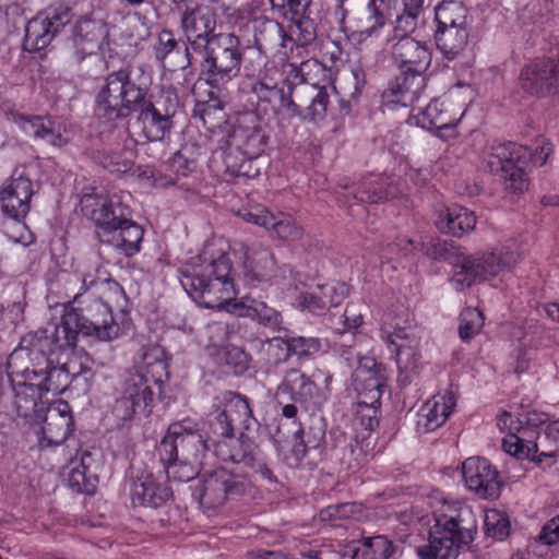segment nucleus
<instances>
[{"mask_svg":"<svg viewBox=\"0 0 559 559\" xmlns=\"http://www.w3.org/2000/svg\"><path fill=\"white\" fill-rule=\"evenodd\" d=\"M463 86L451 88L442 99H435L416 117L417 123L427 130L436 129L439 132L453 129L462 119L465 104L456 107L453 100L459 96Z\"/></svg>","mask_w":559,"mask_h":559,"instance_id":"nucleus-22","label":"nucleus"},{"mask_svg":"<svg viewBox=\"0 0 559 559\" xmlns=\"http://www.w3.org/2000/svg\"><path fill=\"white\" fill-rule=\"evenodd\" d=\"M238 314L257 320L261 324L277 326L281 324V314L275 309L269 307L264 301L247 299L239 307Z\"/></svg>","mask_w":559,"mask_h":559,"instance_id":"nucleus-47","label":"nucleus"},{"mask_svg":"<svg viewBox=\"0 0 559 559\" xmlns=\"http://www.w3.org/2000/svg\"><path fill=\"white\" fill-rule=\"evenodd\" d=\"M225 414L223 411H217L212 414L207 419L209 430L205 432L206 437L210 436V444L214 448V441H222L229 439L234 436V430L227 420H224Z\"/></svg>","mask_w":559,"mask_h":559,"instance_id":"nucleus-56","label":"nucleus"},{"mask_svg":"<svg viewBox=\"0 0 559 559\" xmlns=\"http://www.w3.org/2000/svg\"><path fill=\"white\" fill-rule=\"evenodd\" d=\"M449 513L436 518L426 545L417 548L420 559H456L462 547L473 540L477 527L467 506H449Z\"/></svg>","mask_w":559,"mask_h":559,"instance_id":"nucleus-6","label":"nucleus"},{"mask_svg":"<svg viewBox=\"0 0 559 559\" xmlns=\"http://www.w3.org/2000/svg\"><path fill=\"white\" fill-rule=\"evenodd\" d=\"M164 464L166 477L176 481L192 480L200 472L202 463L185 460L181 456L171 460H160Z\"/></svg>","mask_w":559,"mask_h":559,"instance_id":"nucleus-48","label":"nucleus"},{"mask_svg":"<svg viewBox=\"0 0 559 559\" xmlns=\"http://www.w3.org/2000/svg\"><path fill=\"white\" fill-rule=\"evenodd\" d=\"M527 428L521 432L508 433L502 440V448L506 453L516 459H528L537 452V443L526 440Z\"/></svg>","mask_w":559,"mask_h":559,"instance_id":"nucleus-50","label":"nucleus"},{"mask_svg":"<svg viewBox=\"0 0 559 559\" xmlns=\"http://www.w3.org/2000/svg\"><path fill=\"white\" fill-rule=\"evenodd\" d=\"M358 367L353 372L355 381L362 385V390L369 393L370 404L381 396L384 380L379 374L377 362L372 358L357 359Z\"/></svg>","mask_w":559,"mask_h":559,"instance_id":"nucleus-43","label":"nucleus"},{"mask_svg":"<svg viewBox=\"0 0 559 559\" xmlns=\"http://www.w3.org/2000/svg\"><path fill=\"white\" fill-rule=\"evenodd\" d=\"M181 285L201 307L221 309L236 296V282L229 255L223 249L205 247L181 270Z\"/></svg>","mask_w":559,"mask_h":559,"instance_id":"nucleus-3","label":"nucleus"},{"mask_svg":"<svg viewBox=\"0 0 559 559\" xmlns=\"http://www.w3.org/2000/svg\"><path fill=\"white\" fill-rule=\"evenodd\" d=\"M289 342L292 355L300 358L312 356L321 349V343L316 337L292 336Z\"/></svg>","mask_w":559,"mask_h":559,"instance_id":"nucleus-57","label":"nucleus"},{"mask_svg":"<svg viewBox=\"0 0 559 559\" xmlns=\"http://www.w3.org/2000/svg\"><path fill=\"white\" fill-rule=\"evenodd\" d=\"M538 540L543 545H554L559 543V515L550 519L542 528Z\"/></svg>","mask_w":559,"mask_h":559,"instance_id":"nucleus-63","label":"nucleus"},{"mask_svg":"<svg viewBox=\"0 0 559 559\" xmlns=\"http://www.w3.org/2000/svg\"><path fill=\"white\" fill-rule=\"evenodd\" d=\"M267 354L273 362L285 361L292 355L289 337H273L267 343Z\"/></svg>","mask_w":559,"mask_h":559,"instance_id":"nucleus-61","label":"nucleus"},{"mask_svg":"<svg viewBox=\"0 0 559 559\" xmlns=\"http://www.w3.org/2000/svg\"><path fill=\"white\" fill-rule=\"evenodd\" d=\"M203 124L213 130L225 122V112L219 102L204 104L200 109Z\"/></svg>","mask_w":559,"mask_h":559,"instance_id":"nucleus-58","label":"nucleus"},{"mask_svg":"<svg viewBox=\"0 0 559 559\" xmlns=\"http://www.w3.org/2000/svg\"><path fill=\"white\" fill-rule=\"evenodd\" d=\"M435 224L440 231L461 237L475 228L476 216L460 205H442L436 211Z\"/></svg>","mask_w":559,"mask_h":559,"instance_id":"nucleus-40","label":"nucleus"},{"mask_svg":"<svg viewBox=\"0 0 559 559\" xmlns=\"http://www.w3.org/2000/svg\"><path fill=\"white\" fill-rule=\"evenodd\" d=\"M73 429L71 407L66 401L53 403L47 411L44 425L38 432L41 448L61 444Z\"/></svg>","mask_w":559,"mask_h":559,"instance_id":"nucleus-31","label":"nucleus"},{"mask_svg":"<svg viewBox=\"0 0 559 559\" xmlns=\"http://www.w3.org/2000/svg\"><path fill=\"white\" fill-rule=\"evenodd\" d=\"M193 53L200 57L201 79L213 88L225 87L240 73L243 48L239 37L233 33H217Z\"/></svg>","mask_w":559,"mask_h":559,"instance_id":"nucleus-7","label":"nucleus"},{"mask_svg":"<svg viewBox=\"0 0 559 559\" xmlns=\"http://www.w3.org/2000/svg\"><path fill=\"white\" fill-rule=\"evenodd\" d=\"M204 425L193 418H183L169 425L162 439L157 452L160 460L181 456L185 460L202 463L205 453L211 449V437L204 438Z\"/></svg>","mask_w":559,"mask_h":559,"instance_id":"nucleus-14","label":"nucleus"},{"mask_svg":"<svg viewBox=\"0 0 559 559\" xmlns=\"http://www.w3.org/2000/svg\"><path fill=\"white\" fill-rule=\"evenodd\" d=\"M177 48L178 43L173 33L167 29L162 31L154 47L156 59L164 62Z\"/></svg>","mask_w":559,"mask_h":559,"instance_id":"nucleus-60","label":"nucleus"},{"mask_svg":"<svg viewBox=\"0 0 559 559\" xmlns=\"http://www.w3.org/2000/svg\"><path fill=\"white\" fill-rule=\"evenodd\" d=\"M382 338L388 349L395 355V361L400 370L399 381L402 384L412 382L417 373L420 359V337L413 326L409 313L403 316L385 314L381 326Z\"/></svg>","mask_w":559,"mask_h":559,"instance_id":"nucleus-9","label":"nucleus"},{"mask_svg":"<svg viewBox=\"0 0 559 559\" xmlns=\"http://www.w3.org/2000/svg\"><path fill=\"white\" fill-rule=\"evenodd\" d=\"M231 140L242 151L243 155L249 158L260 155L266 141L255 114L247 112L241 116L238 127L231 135Z\"/></svg>","mask_w":559,"mask_h":559,"instance_id":"nucleus-38","label":"nucleus"},{"mask_svg":"<svg viewBox=\"0 0 559 559\" xmlns=\"http://www.w3.org/2000/svg\"><path fill=\"white\" fill-rule=\"evenodd\" d=\"M462 475L467 488L481 498H496L500 493L501 480L499 473L484 457L473 456L462 464Z\"/></svg>","mask_w":559,"mask_h":559,"instance_id":"nucleus-24","label":"nucleus"},{"mask_svg":"<svg viewBox=\"0 0 559 559\" xmlns=\"http://www.w3.org/2000/svg\"><path fill=\"white\" fill-rule=\"evenodd\" d=\"M145 90L131 81L126 70L109 73L95 96V115L107 121L126 118L142 100Z\"/></svg>","mask_w":559,"mask_h":559,"instance_id":"nucleus-11","label":"nucleus"},{"mask_svg":"<svg viewBox=\"0 0 559 559\" xmlns=\"http://www.w3.org/2000/svg\"><path fill=\"white\" fill-rule=\"evenodd\" d=\"M108 36L106 24L92 19L79 20L72 31L71 43L78 62L99 51Z\"/></svg>","mask_w":559,"mask_h":559,"instance_id":"nucleus-32","label":"nucleus"},{"mask_svg":"<svg viewBox=\"0 0 559 559\" xmlns=\"http://www.w3.org/2000/svg\"><path fill=\"white\" fill-rule=\"evenodd\" d=\"M146 373L142 370L131 371L126 380L121 399L117 401L116 411L123 419H130L138 412H145L153 401L151 383L160 381L166 369L163 350L158 346L147 348L143 354Z\"/></svg>","mask_w":559,"mask_h":559,"instance_id":"nucleus-10","label":"nucleus"},{"mask_svg":"<svg viewBox=\"0 0 559 559\" xmlns=\"http://www.w3.org/2000/svg\"><path fill=\"white\" fill-rule=\"evenodd\" d=\"M272 252L259 245L247 247L242 254V278L247 285L262 282L280 284Z\"/></svg>","mask_w":559,"mask_h":559,"instance_id":"nucleus-30","label":"nucleus"},{"mask_svg":"<svg viewBox=\"0 0 559 559\" xmlns=\"http://www.w3.org/2000/svg\"><path fill=\"white\" fill-rule=\"evenodd\" d=\"M307 46H301L300 51L296 49V45L290 46L289 52L284 51L287 60L288 79L293 83H308L305 87L307 94L311 96L308 106V116L311 120H321L325 117L328 105L330 102V91L333 87L328 85L320 86L314 79L325 73L324 66L313 58H307Z\"/></svg>","mask_w":559,"mask_h":559,"instance_id":"nucleus-13","label":"nucleus"},{"mask_svg":"<svg viewBox=\"0 0 559 559\" xmlns=\"http://www.w3.org/2000/svg\"><path fill=\"white\" fill-rule=\"evenodd\" d=\"M484 527L488 536L503 539L510 531V522L504 513L492 509L485 513Z\"/></svg>","mask_w":559,"mask_h":559,"instance_id":"nucleus-54","label":"nucleus"},{"mask_svg":"<svg viewBox=\"0 0 559 559\" xmlns=\"http://www.w3.org/2000/svg\"><path fill=\"white\" fill-rule=\"evenodd\" d=\"M273 111L277 115L280 123L285 119L300 116L301 111L299 109V105H297L292 98L290 88L287 93L284 90L282 91V97H278L276 109Z\"/></svg>","mask_w":559,"mask_h":559,"instance_id":"nucleus-59","label":"nucleus"},{"mask_svg":"<svg viewBox=\"0 0 559 559\" xmlns=\"http://www.w3.org/2000/svg\"><path fill=\"white\" fill-rule=\"evenodd\" d=\"M283 88H280L275 83L270 82L266 79L257 81L252 85V93L257 96L259 103H264L266 106L263 108L267 110V106H271L272 110L276 109L278 97H282Z\"/></svg>","mask_w":559,"mask_h":559,"instance_id":"nucleus-55","label":"nucleus"},{"mask_svg":"<svg viewBox=\"0 0 559 559\" xmlns=\"http://www.w3.org/2000/svg\"><path fill=\"white\" fill-rule=\"evenodd\" d=\"M552 153V145L546 139L536 141L533 152L515 142H503L490 147L485 158V168L498 176L504 189L523 193L528 188L526 166H544Z\"/></svg>","mask_w":559,"mask_h":559,"instance_id":"nucleus-5","label":"nucleus"},{"mask_svg":"<svg viewBox=\"0 0 559 559\" xmlns=\"http://www.w3.org/2000/svg\"><path fill=\"white\" fill-rule=\"evenodd\" d=\"M71 17L70 9L62 4L48 8L33 17L25 27L24 49L35 52L46 48Z\"/></svg>","mask_w":559,"mask_h":559,"instance_id":"nucleus-18","label":"nucleus"},{"mask_svg":"<svg viewBox=\"0 0 559 559\" xmlns=\"http://www.w3.org/2000/svg\"><path fill=\"white\" fill-rule=\"evenodd\" d=\"M82 209L97 226L100 242L109 245L120 253L131 257L140 251L143 229L129 219V207L121 198L114 195H85Z\"/></svg>","mask_w":559,"mask_h":559,"instance_id":"nucleus-4","label":"nucleus"},{"mask_svg":"<svg viewBox=\"0 0 559 559\" xmlns=\"http://www.w3.org/2000/svg\"><path fill=\"white\" fill-rule=\"evenodd\" d=\"M401 4V13L396 17L395 32L412 31L416 21L424 11L425 0H397Z\"/></svg>","mask_w":559,"mask_h":559,"instance_id":"nucleus-51","label":"nucleus"},{"mask_svg":"<svg viewBox=\"0 0 559 559\" xmlns=\"http://www.w3.org/2000/svg\"><path fill=\"white\" fill-rule=\"evenodd\" d=\"M68 309L76 317L81 334L94 336L99 341H110L118 336L119 326L114 321L105 294L97 299L94 295L76 293Z\"/></svg>","mask_w":559,"mask_h":559,"instance_id":"nucleus-15","label":"nucleus"},{"mask_svg":"<svg viewBox=\"0 0 559 559\" xmlns=\"http://www.w3.org/2000/svg\"><path fill=\"white\" fill-rule=\"evenodd\" d=\"M383 0H367L362 15L359 17L352 38L358 43L378 37L385 25V17L381 12Z\"/></svg>","mask_w":559,"mask_h":559,"instance_id":"nucleus-42","label":"nucleus"},{"mask_svg":"<svg viewBox=\"0 0 559 559\" xmlns=\"http://www.w3.org/2000/svg\"><path fill=\"white\" fill-rule=\"evenodd\" d=\"M11 121L26 135L45 141L56 147H62L71 140L66 126L50 117L25 116L16 112L11 115Z\"/></svg>","mask_w":559,"mask_h":559,"instance_id":"nucleus-27","label":"nucleus"},{"mask_svg":"<svg viewBox=\"0 0 559 559\" xmlns=\"http://www.w3.org/2000/svg\"><path fill=\"white\" fill-rule=\"evenodd\" d=\"M207 350L218 364L229 366L236 373L243 372L248 368V355L238 346L211 344Z\"/></svg>","mask_w":559,"mask_h":559,"instance_id":"nucleus-46","label":"nucleus"},{"mask_svg":"<svg viewBox=\"0 0 559 559\" xmlns=\"http://www.w3.org/2000/svg\"><path fill=\"white\" fill-rule=\"evenodd\" d=\"M484 316L477 308H466L460 314L459 335L468 342L483 329Z\"/></svg>","mask_w":559,"mask_h":559,"instance_id":"nucleus-52","label":"nucleus"},{"mask_svg":"<svg viewBox=\"0 0 559 559\" xmlns=\"http://www.w3.org/2000/svg\"><path fill=\"white\" fill-rule=\"evenodd\" d=\"M79 333L76 317L66 308L59 322H48L45 328L26 334L17 348H25L36 358L69 356L74 353Z\"/></svg>","mask_w":559,"mask_h":559,"instance_id":"nucleus-12","label":"nucleus"},{"mask_svg":"<svg viewBox=\"0 0 559 559\" xmlns=\"http://www.w3.org/2000/svg\"><path fill=\"white\" fill-rule=\"evenodd\" d=\"M68 484L76 492L92 495L95 491V477L86 474L84 457H73L66 466Z\"/></svg>","mask_w":559,"mask_h":559,"instance_id":"nucleus-45","label":"nucleus"},{"mask_svg":"<svg viewBox=\"0 0 559 559\" xmlns=\"http://www.w3.org/2000/svg\"><path fill=\"white\" fill-rule=\"evenodd\" d=\"M132 153L129 151L104 152L99 156L100 165L111 174H126L132 169Z\"/></svg>","mask_w":559,"mask_h":559,"instance_id":"nucleus-53","label":"nucleus"},{"mask_svg":"<svg viewBox=\"0 0 559 559\" xmlns=\"http://www.w3.org/2000/svg\"><path fill=\"white\" fill-rule=\"evenodd\" d=\"M523 91L535 96H546L559 91V59L542 58L524 66L520 73Z\"/></svg>","mask_w":559,"mask_h":559,"instance_id":"nucleus-21","label":"nucleus"},{"mask_svg":"<svg viewBox=\"0 0 559 559\" xmlns=\"http://www.w3.org/2000/svg\"><path fill=\"white\" fill-rule=\"evenodd\" d=\"M411 31L395 32L383 47V53L400 74L382 93V105L391 110L412 106L426 87L425 72L431 63V52L425 43L408 36Z\"/></svg>","mask_w":559,"mask_h":559,"instance_id":"nucleus-2","label":"nucleus"},{"mask_svg":"<svg viewBox=\"0 0 559 559\" xmlns=\"http://www.w3.org/2000/svg\"><path fill=\"white\" fill-rule=\"evenodd\" d=\"M524 421L521 419H514L513 416L508 413L503 412L500 414L497 418V426L501 431H507L508 433L512 432H521L523 429Z\"/></svg>","mask_w":559,"mask_h":559,"instance_id":"nucleus-64","label":"nucleus"},{"mask_svg":"<svg viewBox=\"0 0 559 559\" xmlns=\"http://www.w3.org/2000/svg\"><path fill=\"white\" fill-rule=\"evenodd\" d=\"M278 392L288 394L290 400L305 405L306 408H317L325 403L328 394L318 389L317 384L305 373L297 369L288 370Z\"/></svg>","mask_w":559,"mask_h":559,"instance_id":"nucleus-33","label":"nucleus"},{"mask_svg":"<svg viewBox=\"0 0 559 559\" xmlns=\"http://www.w3.org/2000/svg\"><path fill=\"white\" fill-rule=\"evenodd\" d=\"M436 44L448 60L457 58L468 41L467 9L460 1H443L436 8Z\"/></svg>","mask_w":559,"mask_h":559,"instance_id":"nucleus-16","label":"nucleus"},{"mask_svg":"<svg viewBox=\"0 0 559 559\" xmlns=\"http://www.w3.org/2000/svg\"><path fill=\"white\" fill-rule=\"evenodd\" d=\"M354 197L361 202L377 203L388 198H394L395 191L391 185L384 187V179L378 176L368 182L360 183L354 192Z\"/></svg>","mask_w":559,"mask_h":559,"instance_id":"nucleus-49","label":"nucleus"},{"mask_svg":"<svg viewBox=\"0 0 559 559\" xmlns=\"http://www.w3.org/2000/svg\"><path fill=\"white\" fill-rule=\"evenodd\" d=\"M272 8L290 22L292 36L297 49L309 46L317 37V27L312 19L313 0H269Z\"/></svg>","mask_w":559,"mask_h":559,"instance_id":"nucleus-20","label":"nucleus"},{"mask_svg":"<svg viewBox=\"0 0 559 559\" xmlns=\"http://www.w3.org/2000/svg\"><path fill=\"white\" fill-rule=\"evenodd\" d=\"M449 243L438 238H427L426 240H414L407 237H399L394 243H390L381 251L382 260H391L392 254L407 255L415 250L421 251L430 259L437 260L444 258L448 251Z\"/></svg>","mask_w":559,"mask_h":559,"instance_id":"nucleus-39","label":"nucleus"},{"mask_svg":"<svg viewBox=\"0 0 559 559\" xmlns=\"http://www.w3.org/2000/svg\"><path fill=\"white\" fill-rule=\"evenodd\" d=\"M393 554L392 542L383 535L352 540L343 549V556L349 559H386Z\"/></svg>","mask_w":559,"mask_h":559,"instance_id":"nucleus-41","label":"nucleus"},{"mask_svg":"<svg viewBox=\"0 0 559 559\" xmlns=\"http://www.w3.org/2000/svg\"><path fill=\"white\" fill-rule=\"evenodd\" d=\"M132 112H138L135 126L140 135L146 141H162L173 128V112L166 108L164 112L146 97V92L142 95V100L134 106Z\"/></svg>","mask_w":559,"mask_h":559,"instance_id":"nucleus-26","label":"nucleus"},{"mask_svg":"<svg viewBox=\"0 0 559 559\" xmlns=\"http://www.w3.org/2000/svg\"><path fill=\"white\" fill-rule=\"evenodd\" d=\"M455 405L456 397L451 390L435 394L418 411V430L427 433L441 427L453 413Z\"/></svg>","mask_w":559,"mask_h":559,"instance_id":"nucleus-36","label":"nucleus"},{"mask_svg":"<svg viewBox=\"0 0 559 559\" xmlns=\"http://www.w3.org/2000/svg\"><path fill=\"white\" fill-rule=\"evenodd\" d=\"M33 194L34 186L31 178L23 173L14 171L0 187L1 213L13 219L24 218L29 212Z\"/></svg>","mask_w":559,"mask_h":559,"instance_id":"nucleus-23","label":"nucleus"},{"mask_svg":"<svg viewBox=\"0 0 559 559\" xmlns=\"http://www.w3.org/2000/svg\"><path fill=\"white\" fill-rule=\"evenodd\" d=\"M358 511V507L355 503H341L329 506L321 512L323 520H337L347 519L353 516Z\"/></svg>","mask_w":559,"mask_h":559,"instance_id":"nucleus-62","label":"nucleus"},{"mask_svg":"<svg viewBox=\"0 0 559 559\" xmlns=\"http://www.w3.org/2000/svg\"><path fill=\"white\" fill-rule=\"evenodd\" d=\"M164 478L162 474L154 475L147 471L141 472L131 486L132 503L152 508L164 504L173 496V491Z\"/></svg>","mask_w":559,"mask_h":559,"instance_id":"nucleus-34","label":"nucleus"},{"mask_svg":"<svg viewBox=\"0 0 559 559\" xmlns=\"http://www.w3.org/2000/svg\"><path fill=\"white\" fill-rule=\"evenodd\" d=\"M242 487L241 478L222 466L203 475L193 490V497L203 507L214 509L222 506L228 495L239 493Z\"/></svg>","mask_w":559,"mask_h":559,"instance_id":"nucleus-19","label":"nucleus"},{"mask_svg":"<svg viewBox=\"0 0 559 559\" xmlns=\"http://www.w3.org/2000/svg\"><path fill=\"white\" fill-rule=\"evenodd\" d=\"M215 455L225 463L243 464L261 472L264 477L270 478L271 471L258 460L255 447L248 439H229L214 441Z\"/></svg>","mask_w":559,"mask_h":559,"instance_id":"nucleus-35","label":"nucleus"},{"mask_svg":"<svg viewBox=\"0 0 559 559\" xmlns=\"http://www.w3.org/2000/svg\"><path fill=\"white\" fill-rule=\"evenodd\" d=\"M347 295L348 287L344 283L316 284L299 294L296 306L320 316L331 307L338 306Z\"/></svg>","mask_w":559,"mask_h":559,"instance_id":"nucleus-28","label":"nucleus"},{"mask_svg":"<svg viewBox=\"0 0 559 559\" xmlns=\"http://www.w3.org/2000/svg\"><path fill=\"white\" fill-rule=\"evenodd\" d=\"M518 260L519 255L504 246L462 255L453 265L451 284L456 290H463L476 282L511 272Z\"/></svg>","mask_w":559,"mask_h":559,"instance_id":"nucleus-8","label":"nucleus"},{"mask_svg":"<svg viewBox=\"0 0 559 559\" xmlns=\"http://www.w3.org/2000/svg\"><path fill=\"white\" fill-rule=\"evenodd\" d=\"M254 43L259 49L281 47L287 49L297 41L292 36V27L286 32L281 23L267 16L252 19Z\"/></svg>","mask_w":559,"mask_h":559,"instance_id":"nucleus-37","label":"nucleus"},{"mask_svg":"<svg viewBox=\"0 0 559 559\" xmlns=\"http://www.w3.org/2000/svg\"><path fill=\"white\" fill-rule=\"evenodd\" d=\"M15 406L20 416L28 418L48 392L61 393L71 382L68 360L60 357L29 355L15 348L8 357Z\"/></svg>","mask_w":559,"mask_h":559,"instance_id":"nucleus-1","label":"nucleus"},{"mask_svg":"<svg viewBox=\"0 0 559 559\" xmlns=\"http://www.w3.org/2000/svg\"><path fill=\"white\" fill-rule=\"evenodd\" d=\"M225 414L224 420L230 424V427L235 431L238 428H248L249 421L252 417V412L248 400L235 393H228L225 397L224 408L222 409Z\"/></svg>","mask_w":559,"mask_h":559,"instance_id":"nucleus-44","label":"nucleus"},{"mask_svg":"<svg viewBox=\"0 0 559 559\" xmlns=\"http://www.w3.org/2000/svg\"><path fill=\"white\" fill-rule=\"evenodd\" d=\"M180 27L187 39V45L178 67L186 69L192 64L193 52L216 36V14L207 5L187 7L181 12Z\"/></svg>","mask_w":559,"mask_h":559,"instance_id":"nucleus-17","label":"nucleus"},{"mask_svg":"<svg viewBox=\"0 0 559 559\" xmlns=\"http://www.w3.org/2000/svg\"><path fill=\"white\" fill-rule=\"evenodd\" d=\"M238 215L245 222L272 230L284 241H296L304 235L302 226L287 213L273 214L263 206H255L250 210H241Z\"/></svg>","mask_w":559,"mask_h":559,"instance_id":"nucleus-25","label":"nucleus"},{"mask_svg":"<svg viewBox=\"0 0 559 559\" xmlns=\"http://www.w3.org/2000/svg\"><path fill=\"white\" fill-rule=\"evenodd\" d=\"M74 275L81 281L80 293L85 295H94V293L104 295L106 290L122 294L120 285L110 278V274L97 255L80 260L75 265Z\"/></svg>","mask_w":559,"mask_h":559,"instance_id":"nucleus-29","label":"nucleus"}]
</instances>
